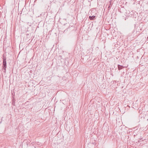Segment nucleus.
<instances>
[{
  "instance_id": "f257e3e1",
  "label": "nucleus",
  "mask_w": 148,
  "mask_h": 148,
  "mask_svg": "<svg viewBox=\"0 0 148 148\" xmlns=\"http://www.w3.org/2000/svg\"><path fill=\"white\" fill-rule=\"evenodd\" d=\"M2 67L7 68L6 58L5 57H3V62L2 63Z\"/></svg>"
},
{
  "instance_id": "f03ea898",
  "label": "nucleus",
  "mask_w": 148,
  "mask_h": 148,
  "mask_svg": "<svg viewBox=\"0 0 148 148\" xmlns=\"http://www.w3.org/2000/svg\"><path fill=\"white\" fill-rule=\"evenodd\" d=\"M96 16L92 15V16H90L89 17V19L91 20H93L95 19Z\"/></svg>"
},
{
  "instance_id": "7ed1b4c3",
  "label": "nucleus",
  "mask_w": 148,
  "mask_h": 148,
  "mask_svg": "<svg viewBox=\"0 0 148 148\" xmlns=\"http://www.w3.org/2000/svg\"><path fill=\"white\" fill-rule=\"evenodd\" d=\"M118 70H120L122 69L123 68V66H122L120 65H118Z\"/></svg>"
},
{
  "instance_id": "20e7f679",
  "label": "nucleus",
  "mask_w": 148,
  "mask_h": 148,
  "mask_svg": "<svg viewBox=\"0 0 148 148\" xmlns=\"http://www.w3.org/2000/svg\"><path fill=\"white\" fill-rule=\"evenodd\" d=\"M137 130H134V132L133 134H134V137L137 136L138 134L136 133L137 132H136Z\"/></svg>"
},
{
  "instance_id": "39448f33",
  "label": "nucleus",
  "mask_w": 148,
  "mask_h": 148,
  "mask_svg": "<svg viewBox=\"0 0 148 148\" xmlns=\"http://www.w3.org/2000/svg\"><path fill=\"white\" fill-rule=\"evenodd\" d=\"M12 104L14 106H15V100L14 99L12 100Z\"/></svg>"
},
{
  "instance_id": "423d86ee",
  "label": "nucleus",
  "mask_w": 148,
  "mask_h": 148,
  "mask_svg": "<svg viewBox=\"0 0 148 148\" xmlns=\"http://www.w3.org/2000/svg\"><path fill=\"white\" fill-rule=\"evenodd\" d=\"M6 68L2 67V70L5 73H6Z\"/></svg>"
},
{
  "instance_id": "0eeeda50",
  "label": "nucleus",
  "mask_w": 148,
  "mask_h": 148,
  "mask_svg": "<svg viewBox=\"0 0 148 148\" xmlns=\"http://www.w3.org/2000/svg\"><path fill=\"white\" fill-rule=\"evenodd\" d=\"M88 131L89 132V136H90V135H91L90 134H91V130H89Z\"/></svg>"
},
{
  "instance_id": "6e6552de",
  "label": "nucleus",
  "mask_w": 148,
  "mask_h": 148,
  "mask_svg": "<svg viewBox=\"0 0 148 148\" xmlns=\"http://www.w3.org/2000/svg\"><path fill=\"white\" fill-rule=\"evenodd\" d=\"M142 138H140L139 139V140L138 141V142H140L141 140H142Z\"/></svg>"
},
{
  "instance_id": "1a4fd4ad",
  "label": "nucleus",
  "mask_w": 148,
  "mask_h": 148,
  "mask_svg": "<svg viewBox=\"0 0 148 148\" xmlns=\"http://www.w3.org/2000/svg\"><path fill=\"white\" fill-rule=\"evenodd\" d=\"M94 141H95V140H94ZM95 143V142H92V143H93V144H94V143Z\"/></svg>"
},
{
  "instance_id": "9d476101",
  "label": "nucleus",
  "mask_w": 148,
  "mask_h": 148,
  "mask_svg": "<svg viewBox=\"0 0 148 148\" xmlns=\"http://www.w3.org/2000/svg\"><path fill=\"white\" fill-rule=\"evenodd\" d=\"M86 132H85V133H84L85 136H86Z\"/></svg>"
},
{
  "instance_id": "9b49d317",
  "label": "nucleus",
  "mask_w": 148,
  "mask_h": 148,
  "mask_svg": "<svg viewBox=\"0 0 148 148\" xmlns=\"http://www.w3.org/2000/svg\"><path fill=\"white\" fill-rule=\"evenodd\" d=\"M32 148H36V147H33Z\"/></svg>"
},
{
  "instance_id": "f8f14e48",
  "label": "nucleus",
  "mask_w": 148,
  "mask_h": 148,
  "mask_svg": "<svg viewBox=\"0 0 148 148\" xmlns=\"http://www.w3.org/2000/svg\"><path fill=\"white\" fill-rule=\"evenodd\" d=\"M121 128H122V127H124V125H123V126H121Z\"/></svg>"
},
{
  "instance_id": "ddd939ff",
  "label": "nucleus",
  "mask_w": 148,
  "mask_h": 148,
  "mask_svg": "<svg viewBox=\"0 0 148 148\" xmlns=\"http://www.w3.org/2000/svg\"><path fill=\"white\" fill-rule=\"evenodd\" d=\"M110 6L109 5L108 6V8H110Z\"/></svg>"
},
{
  "instance_id": "4468645a",
  "label": "nucleus",
  "mask_w": 148,
  "mask_h": 148,
  "mask_svg": "<svg viewBox=\"0 0 148 148\" xmlns=\"http://www.w3.org/2000/svg\"><path fill=\"white\" fill-rule=\"evenodd\" d=\"M125 127V129H126V128L127 127Z\"/></svg>"
},
{
  "instance_id": "2eb2a0df",
  "label": "nucleus",
  "mask_w": 148,
  "mask_h": 148,
  "mask_svg": "<svg viewBox=\"0 0 148 148\" xmlns=\"http://www.w3.org/2000/svg\"><path fill=\"white\" fill-rule=\"evenodd\" d=\"M92 15V14H91V15Z\"/></svg>"
},
{
  "instance_id": "dca6fc26",
  "label": "nucleus",
  "mask_w": 148,
  "mask_h": 148,
  "mask_svg": "<svg viewBox=\"0 0 148 148\" xmlns=\"http://www.w3.org/2000/svg\"><path fill=\"white\" fill-rule=\"evenodd\" d=\"M147 39H148V37H147Z\"/></svg>"
}]
</instances>
